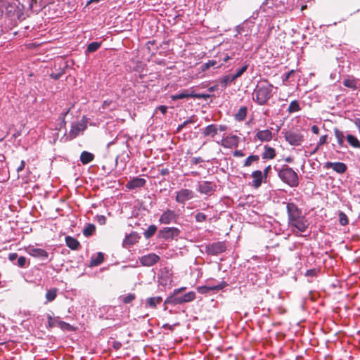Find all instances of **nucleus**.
Instances as JSON below:
<instances>
[{"label": "nucleus", "mask_w": 360, "mask_h": 360, "mask_svg": "<svg viewBox=\"0 0 360 360\" xmlns=\"http://www.w3.org/2000/svg\"><path fill=\"white\" fill-rule=\"evenodd\" d=\"M288 213V224L292 231L304 232L308 223L306 217L302 214V210L294 202H288L286 205Z\"/></svg>", "instance_id": "obj_1"}, {"label": "nucleus", "mask_w": 360, "mask_h": 360, "mask_svg": "<svg viewBox=\"0 0 360 360\" xmlns=\"http://www.w3.org/2000/svg\"><path fill=\"white\" fill-rule=\"evenodd\" d=\"M273 89V84L267 79L261 80L254 90L253 100L259 105H266L272 97Z\"/></svg>", "instance_id": "obj_2"}, {"label": "nucleus", "mask_w": 360, "mask_h": 360, "mask_svg": "<svg viewBox=\"0 0 360 360\" xmlns=\"http://www.w3.org/2000/svg\"><path fill=\"white\" fill-rule=\"evenodd\" d=\"M278 176L280 179L290 187H297L300 180L297 173L288 165H283L278 171Z\"/></svg>", "instance_id": "obj_3"}, {"label": "nucleus", "mask_w": 360, "mask_h": 360, "mask_svg": "<svg viewBox=\"0 0 360 360\" xmlns=\"http://www.w3.org/2000/svg\"><path fill=\"white\" fill-rule=\"evenodd\" d=\"M285 139L289 144L295 146H300L304 141V136L297 130H289L284 134Z\"/></svg>", "instance_id": "obj_4"}, {"label": "nucleus", "mask_w": 360, "mask_h": 360, "mask_svg": "<svg viewBox=\"0 0 360 360\" xmlns=\"http://www.w3.org/2000/svg\"><path fill=\"white\" fill-rule=\"evenodd\" d=\"M226 250L225 242L217 241L205 246V252L210 255H217L223 253Z\"/></svg>", "instance_id": "obj_5"}, {"label": "nucleus", "mask_w": 360, "mask_h": 360, "mask_svg": "<svg viewBox=\"0 0 360 360\" xmlns=\"http://www.w3.org/2000/svg\"><path fill=\"white\" fill-rule=\"evenodd\" d=\"M180 233V230L176 227H165L159 231V237L165 240H172L177 237Z\"/></svg>", "instance_id": "obj_6"}, {"label": "nucleus", "mask_w": 360, "mask_h": 360, "mask_svg": "<svg viewBox=\"0 0 360 360\" xmlns=\"http://www.w3.org/2000/svg\"><path fill=\"white\" fill-rule=\"evenodd\" d=\"M194 197V192L188 188H182L176 192L175 200L180 204H184L186 201L191 200Z\"/></svg>", "instance_id": "obj_7"}, {"label": "nucleus", "mask_w": 360, "mask_h": 360, "mask_svg": "<svg viewBox=\"0 0 360 360\" xmlns=\"http://www.w3.org/2000/svg\"><path fill=\"white\" fill-rule=\"evenodd\" d=\"M239 143V137L237 135H229L222 138L220 145L226 148L237 147Z\"/></svg>", "instance_id": "obj_8"}, {"label": "nucleus", "mask_w": 360, "mask_h": 360, "mask_svg": "<svg viewBox=\"0 0 360 360\" xmlns=\"http://www.w3.org/2000/svg\"><path fill=\"white\" fill-rule=\"evenodd\" d=\"M178 218L177 214L174 211L167 209L160 216L159 221L160 224H169Z\"/></svg>", "instance_id": "obj_9"}, {"label": "nucleus", "mask_w": 360, "mask_h": 360, "mask_svg": "<svg viewBox=\"0 0 360 360\" xmlns=\"http://www.w3.org/2000/svg\"><path fill=\"white\" fill-rule=\"evenodd\" d=\"M216 188V185L210 181H202L199 183L197 191L202 194L210 195L212 193Z\"/></svg>", "instance_id": "obj_10"}, {"label": "nucleus", "mask_w": 360, "mask_h": 360, "mask_svg": "<svg viewBox=\"0 0 360 360\" xmlns=\"http://www.w3.org/2000/svg\"><path fill=\"white\" fill-rule=\"evenodd\" d=\"M273 138V134L269 129L257 130L254 137V140H259L262 142H269Z\"/></svg>", "instance_id": "obj_11"}, {"label": "nucleus", "mask_w": 360, "mask_h": 360, "mask_svg": "<svg viewBox=\"0 0 360 360\" xmlns=\"http://www.w3.org/2000/svg\"><path fill=\"white\" fill-rule=\"evenodd\" d=\"M226 286H227L226 282L222 281L216 285L199 286L197 288V290L199 293L205 294V293H207L210 290H217V291L220 290Z\"/></svg>", "instance_id": "obj_12"}, {"label": "nucleus", "mask_w": 360, "mask_h": 360, "mask_svg": "<svg viewBox=\"0 0 360 360\" xmlns=\"http://www.w3.org/2000/svg\"><path fill=\"white\" fill-rule=\"evenodd\" d=\"M324 167L326 169L333 168L334 171H335L338 174H343L347 171V165L340 162H327L325 164Z\"/></svg>", "instance_id": "obj_13"}, {"label": "nucleus", "mask_w": 360, "mask_h": 360, "mask_svg": "<svg viewBox=\"0 0 360 360\" xmlns=\"http://www.w3.org/2000/svg\"><path fill=\"white\" fill-rule=\"evenodd\" d=\"M160 260V257L155 254H149L143 256L140 261L142 265L150 266L156 264Z\"/></svg>", "instance_id": "obj_14"}, {"label": "nucleus", "mask_w": 360, "mask_h": 360, "mask_svg": "<svg viewBox=\"0 0 360 360\" xmlns=\"http://www.w3.org/2000/svg\"><path fill=\"white\" fill-rule=\"evenodd\" d=\"M86 127V125L84 123H76L72 125L71 129L69 132V137L70 139L76 138L79 134L84 131Z\"/></svg>", "instance_id": "obj_15"}, {"label": "nucleus", "mask_w": 360, "mask_h": 360, "mask_svg": "<svg viewBox=\"0 0 360 360\" xmlns=\"http://www.w3.org/2000/svg\"><path fill=\"white\" fill-rule=\"evenodd\" d=\"M342 84L345 86L352 90H356L359 85V80L352 76L345 77L342 81Z\"/></svg>", "instance_id": "obj_16"}, {"label": "nucleus", "mask_w": 360, "mask_h": 360, "mask_svg": "<svg viewBox=\"0 0 360 360\" xmlns=\"http://www.w3.org/2000/svg\"><path fill=\"white\" fill-rule=\"evenodd\" d=\"M145 184L146 180L144 179L135 177L127 183L126 187L129 189H134L136 188L143 187Z\"/></svg>", "instance_id": "obj_17"}, {"label": "nucleus", "mask_w": 360, "mask_h": 360, "mask_svg": "<svg viewBox=\"0 0 360 360\" xmlns=\"http://www.w3.org/2000/svg\"><path fill=\"white\" fill-rule=\"evenodd\" d=\"M28 252L31 256L34 257L40 258L42 259H46L49 256L48 252L45 250L41 248H32L29 249Z\"/></svg>", "instance_id": "obj_18"}, {"label": "nucleus", "mask_w": 360, "mask_h": 360, "mask_svg": "<svg viewBox=\"0 0 360 360\" xmlns=\"http://www.w3.org/2000/svg\"><path fill=\"white\" fill-rule=\"evenodd\" d=\"M217 132L218 128L217 125L212 124L205 127L202 129V134L205 137L210 136L211 138H214Z\"/></svg>", "instance_id": "obj_19"}, {"label": "nucleus", "mask_w": 360, "mask_h": 360, "mask_svg": "<svg viewBox=\"0 0 360 360\" xmlns=\"http://www.w3.org/2000/svg\"><path fill=\"white\" fill-rule=\"evenodd\" d=\"M252 177L253 178L252 186L255 188H259L262 182L263 174L260 170H255L252 173Z\"/></svg>", "instance_id": "obj_20"}, {"label": "nucleus", "mask_w": 360, "mask_h": 360, "mask_svg": "<svg viewBox=\"0 0 360 360\" xmlns=\"http://www.w3.org/2000/svg\"><path fill=\"white\" fill-rule=\"evenodd\" d=\"M65 240L66 245L72 250H78L80 247L79 242L72 236H66Z\"/></svg>", "instance_id": "obj_21"}, {"label": "nucleus", "mask_w": 360, "mask_h": 360, "mask_svg": "<svg viewBox=\"0 0 360 360\" xmlns=\"http://www.w3.org/2000/svg\"><path fill=\"white\" fill-rule=\"evenodd\" d=\"M233 81H235V79L234 78H233V76L231 75H227L221 77H219L217 80V82L219 84H220L223 89H225L229 84L232 83Z\"/></svg>", "instance_id": "obj_22"}, {"label": "nucleus", "mask_w": 360, "mask_h": 360, "mask_svg": "<svg viewBox=\"0 0 360 360\" xmlns=\"http://www.w3.org/2000/svg\"><path fill=\"white\" fill-rule=\"evenodd\" d=\"M193 91L189 89H185L182 92L172 95L171 98L173 101H176L179 99H183V98H193Z\"/></svg>", "instance_id": "obj_23"}, {"label": "nucleus", "mask_w": 360, "mask_h": 360, "mask_svg": "<svg viewBox=\"0 0 360 360\" xmlns=\"http://www.w3.org/2000/svg\"><path fill=\"white\" fill-rule=\"evenodd\" d=\"M94 159V155L88 151H83L80 155V161L83 165H87Z\"/></svg>", "instance_id": "obj_24"}, {"label": "nucleus", "mask_w": 360, "mask_h": 360, "mask_svg": "<svg viewBox=\"0 0 360 360\" xmlns=\"http://www.w3.org/2000/svg\"><path fill=\"white\" fill-rule=\"evenodd\" d=\"M276 157V150L274 148L265 146L264 151L262 153V158L264 159L272 160Z\"/></svg>", "instance_id": "obj_25"}, {"label": "nucleus", "mask_w": 360, "mask_h": 360, "mask_svg": "<svg viewBox=\"0 0 360 360\" xmlns=\"http://www.w3.org/2000/svg\"><path fill=\"white\" fill-rule=\"evenodd\" d=\"M104 260V255L102 252H98L96 257H92L90 261V266H96L100 265Z\"/></svg>", "instance_id": "obj_26"}, {"label": "nucleus", "mask_w": 360, "mask_h": 360, "mask_svg": "<svg viewBox=\"0 0 360 360\" xmlns=\"http://www.w3.org/2000/svg\"><path fill=\"white\" fill-rule=\"evenodd\" d=\"M248 113V108L245 106L240 107L238 110V112L235 114L234 117L235 119L238 121L241 122L243 121L246 117Z\"/></svg>", "instance_id": "obj_27"}, {"label": "nucleus", "mask_w": 360, "mask_h": 360, "mask_svg": "<svg viewBox=\"0 0 360 360\" xmlns=\"http://www.w3.org/2000/svg\"><path fill=\"white\" fill-rule=\"evenodd\" d=\"M348 143L354 148H360V141L352 134H347L346 136Z\"/></svg>", "instance_id": "obj_28"}, {"label": "nucleus", "mask_w": 360, "mask_h": 360, "mask_svg": "<svg viewBox=\"0 0 360 360\" xmlns=\"http://www.w3.org/2000/svg\"><path fill=\"white\" fill-rule=\"evenodd\" d=\"M139 237L136 233H131L129 235L127 236L124 240V244L131 245L135 244Z\"/></svg>", "instance_id": "obj_29"}, {"label": "nucleus", "mask_w": 360, "mask_h": 360, "mask_svg": "<svg viewBox=\"0 0 360 360\" xmlns=\"http://www.w3.org/2000/svg\"><path fill=\"white\" fill-rule=\"evenodd\" d=\"M162 299L161 297H151L147 299L146 305L150 308H156L157 305L160 304Z\"/></svg>", "instance_id": "obj_30"}, {"label": "nucleus", "mask_w": 360, "mask_h": 360, "mask_svg": "<svg viewBox=\"0 0 360 360\" xmlns=\"http://www.w3.org/2000/svg\"><path fill=\"white\" fill-rule=\"evenodd\" d=\"M334 134L335 138L337 139L338 146L340 148H342L344 146V139L345 135L342 131L338 129V128L334 129Z\"/></svg>", "instance_id": "obj_31"}, {"label": "nucleus", "mask_w": 360, "mask_h": 360, "mask_svg": "<svg viewBox=\"0 0 360 360\" xmlns=\"http://www.w3.org/2000/svg\"><path fill=\"white\" fill-rule=\"evenodd\" d=\"M102 42L94 41L90 43L86 48V53H90L96 51L101 46Z\"/></svg>", "instance_id": "obj_32"}, {"label": "nucleus", "mask_w": 360, "mask_h": 360, "mask_svg": "<svg viewBox=\"0 0 360 360\" xmlns=\"http://www.w3.org/2000/svg\"><path fill=\"white\" fill-rule=\"evenodd\" d=\"M259 160V157L257 155H252L248 156L243 164V167H250L255 162H258Z\"/></svg>", "instance_id": "obj_33"}, {"label": "nucleus", "mask_w": 360, "mask_h": 360, "mask_svg": "<svg viewBox=\"0 0 360 360\" xmlns=\"http://www.w3.org/2000/svg\"><path fill=\"white\" fill-rule=\"evenodd\" d=\"M300 110V104L297 101L295 100L290 102L288 108V112L289 113H292L295 112H298Z\"/></svg>", "instance_id": "obj_34"}, {"label": "nucleus", "mask_w": 360, "mask_h": 360, "mask_svg": "<svg viewBox=\"0 0 360 360\" xmlns=\"http://www.w3.org/2000/svg\"><path fill=\"white\" fill-rule=\"evenodd\" d=\"M96 230V226L93 224H89L83 230V234L86 237L91 236Z\"/></svg>", "instance_id": "obj_35"}, {"label": "nucleus", "mask_w": 360, "mask_h": 360, "mask_svg": "<svg viewBox=\"0 0 360 360\" xmlns=\"http://www.w3.org/2000/svg\"><path fill=\"white\" fill-rule=\"evenodd\" d=\"M57 326L63 330H68V331L74 330V327L72 326H71L70 324H69L65 321H60V320L57 321Z\"/></svg>", "instance_id": "obj_36"}, {"label": "nucleus", "mask_w": 360, "mask_h": 360, "mask_svg": "<svg viewBox=\"0 0 360 360\" xmlns=\"http://www.w3.org/2000/svg\"><path fill=\"white\" fill-rule=\"evenodd\" d=\"M156 231L157 226L155 225H150L143 233L145 238L147 239L151 238L155 233Z\"/></svg>", "instance_id": "obj_37"}, {"label": "nucleus", "mask_w": 360, "mask_h": 360, "mask_svg": "<svg viewBox=\"0 0 360 360\" xmlns=\"http://www.w3.org/2000/svg\"><path fill=\"white\" fill-rule=\"evenodd\" d=\"M57 295V289L56 288H52L47 291L46 293V298L48 302H52L53 301Z\"/></svg>", "instance_id": "obj_38"}, {"label": "nucleus", "mask_w": 360, "mask_h": 360, "mask_svg": "<svg viewBox=\"0 0 360 360\" xmlns=\"http://www.w3.org/2000/svg\"><path fill=\"white\" fill-rule=\"evenodd\" d=\"M195 299V293L193 291L188 292L183 295V301L189 302Z\"/></svg>", "instance_id": "obj_39"}, {"label": "nucleus", "mask_w": 360, "mask_h": 360, "mask_svg": "<svg viewBox=\"0 0 360 360\" xmlns=\"http://www.w3.org/2000/svg\"><path fill=\"white\" fill-rule=\"evenodd\" d=\"M327 139H328V135L321 136L319 139V141L317 146H316V148L314 149L313 153H316L321 146L326 143Z\"/></svg>", "instance_id": "obj_40"}, {"label": "nucleus", "mask_w": 360, "mask_h": 360, "mask_svg": "<svg viewBox=\"0 0 360 360\" xmlns=\"http://www.w3.org/2000/svg\"><path fill=\"white\" fill-rule=\"evenodd\" d=\"M339 221L342 226H346L349 223L347 216L342 212L339 213Z\"/></svg>", "instance_id": "obj_41"}, {"label": "nucleus", "mask_w": 360, "mask_h": 360, "mask_svg": "<svg viewBox=\"0 0 360 360\" xmlns=\"http://www.w3.org/2000/svg\"><path fill=\"white\" fill-rule=\"evenodd\" d=\"M217 64H218V63L217 62V60H208V62H207L206 63H205L202 65V70L206 71L210 68L217 65Z\"/></svg>", "instance_id": "obj_42"}, {"label": "nucleus", "mask_w": 360, "mask_h": 360, "mask_svg": "<svg viewBox=\"0 0 360 360\" xmlns=\"http://www.w3.org/2000/svg\"><path fill=\"white\" fill-rule=\"evenodd\" d=\"M48 326L49 328H53L57 326V321H59L58 317L53 318L51 315H48Z\"/></svg>", "instance_id": "obj_43"}, {"label": "nucleus", "mask_w": 360, "mask_h": 360, "mask_svg": "<svg viewBox=\"0 0 360 360\" xmlns=\"http://www.w3.org/2000/svg\"><path fill=\"white\" fill-rule=\"evenodd\" d=\"M169 302L173 304H181L182 303H185V301H183V296L181 297H171L169 298Z\"/></svg>", "instance_id": "obj_44"}, {"label": "nucleus", "mask_w": 360, "mask_h": 360, "mask_svg": "<svg viewBox=\"0 0 360 360\" xmlns=\"http://www.w3.org/2000/svg\"><path fill=\"white\" fill-rule=\"evenodd\" d=\"M248 69V65H244L241 68L237 70L236 74L231 75L233 78L236 80L237 78L240 77Z\"/></svg>", "instance_id": "obj_45"}, {"label": "nucleus", "mask_w": 360, "mask_h": 360, "mask_svg": "<svg viewBox=\"0 0 360 360\" xmlns=\"http://www.w3.org/2000/svg\"><path fill=\"white\" fill-rule=\"evenodd\" d=\"M195 220L198 222H203L206 221L207 216L202 212H198L195 216Z\"/></svg>", "instance_id": "obj_46"}, {"label": "nucleus", "mask_w": 360, "mask_h": 360, "mask_svg": "<svg viewBox=\"0 0 360 360\" xmlns=\"http://www.w3.org/2000/svg\"><path fill=\"white\" fill-rule=\"evenodd\" d=\"M27 259L25 257L20 256L18 258L17 264L19 267L23 268L26 266Z\"/></svg>", "instance_id": "obj_47"}, {"label": "nucleus", "mask_w": 360, "mask_h": 360, "mask_svg": "<svg viewBox=\"0 0 360 360\" xmlns=\"http://www.w3.org/2000/svg\"><path fill=\"white\" fill-rule=\"evenodd\" d=\"M193 98H202V99H205V100H207V98H210L211 97V95L210 94H196L194 92V91H193Z\"/></svg>", "instance_id": "obj_48"}, {"label": "nucleus", "mask_w": 360, "mask_h": 360, "mask_svg": "<svg viewBox=\"0 0 360 360\" xmlns=\"http://www.w3.org/2000/svg\"><path fill=\"white\" fill-rule=\"evenodd\" d=\"M135 298H136L135 295L130 293L123 298V302L124 304H129V303L131 302L132 301H134L135 300Z\"/></svg>", "instance_id": "obj_49"}, {"label": "nucleus", "mask_w": 360, "mask_h": 360, "mask_svg": "<svg viewBox=\"0 0 360 360\" xmlns=\"http://www.w3.org/2000/svg\"><path fill=\"white\" fill-rule=\"evenodd\" d=\"M63 70H60L59 72L55 73V72H52L50 74V77L56 80V79H58L59 78L61 77V76L63 75Z\"/></svg>", "instance_id": "obj_50"}, {"label": "nucleus", "mask_w": 360, "mask_h": 360, "mask_svg": "<svg viewBox=\"0 0 360 360\" xmlns=\"http://www.w3.org/2000/svg\"><path fill=\"white\" fill-rule=\"evenodd\" d=\"M203 162V160L201 157H193L191 160V163L192 165H197Z\"/></svg>", "instance_id": "obj_51"}, {"label": "nucleus", "mask_w": 360, "mask_h": 360, "mask_svg": "<svg viewBox=\"0 0 360 360\" xmlns=\"http://www.w3.org/2000/svg\"><path fill=\"white\" fill-rule=\"evenodd\" d=\"M112 346L115 350H118L122 347V345L120 341H113Z\"/></svg>", "instance_id": "obj_52"}, {"label": "nucleus", "mask_w": 360, "mask_h": 360, "mask_svg": "<svg viewBox=\"0 0 360 360\" xmlns=\"http://www.w3.org/2000/svg\"><path fill=\"white\" fill-rule=\"evenodd\" d=\"M316 274V270L315 269L307 270L305 276H314Z\"/></svg>", "instance_id": "obj_53"}, {"label": "nucleus", "mask_w": 360, "mask_h": 360, "mask_svg": "<svg viewBox=\"0 0 360 360\" xmlns=\"http://www.w3.org/2000/svg\"><path fill=\"white\" fill-rule=\"evenodd\" d=\"M25 166V162L24 160H22L19 165V166L17 167L16 170L18 172H20L22 171Z\"/></svg>", "instance_id": "obj_54"}, {"label": "nucleus", "mask_w": 360, "mask_h": 360, "mask_svg": "<svg viewBox=\"0 0 360 360\" xmlns=\"http://www.w3.org/2000/svg\"><path fill=\"white\" fill-rule=\"evenodd\" d=\"M233 155L234 157H243L245 155L243 152L240 150H235Z\"/></svg>", "instance_id": "obj_55"}, {"label": "nucleus", "mask_w": 360, "mask_h": 360, "mask_svg": "<svg viewBox=\"0 0 360 360\" xmlns=\"http://www.w3.org/2000/svg\"><path fill=\"white\" fill-rule=\"evenodd\" d=\"M190 122H192V121L191 120H186L185 122H184L181 124L179 125V127H177V131H179L180 130H181L188 123H190Z\"/></svg>", "instance_id": "obj_56"}, {"label": "nucleus", "mask_w": 360, "mask_h": 360, "mask_svg": "<svg viewBox=\"0 0 360 360\" xmlns=\"http://www.w3.org/2000/svg\"><path fill=\"white\" fill-rule=\"evenodd\" d=\"M112 102V101H109V100L104 101L102 104V108L103 109L107 108L108 107H109L111 105Z\"/></svg>", "instance_id": "obj_57"}, {"label": "nucleus", "mask_w": 360, "mask_h": 360, "mask_svg": "<svg viewBox=\"0 0 360 360\" xmlns=\"http://www.w3.org/2000/svg\"><path fill=\"white\" fill-rule=\"evenodd\" d=\"M295 72L294 70H291L288 73L285 74V77L283 79V82H286L290 77V76Z\"/></svg>", "instance_id": "obj_58"}, {"label": "nucleus", "mask_w": 360, "mask_h": 360, "mask_svg": "<svg viewBox=\"0 0 360 360\" xmlns=\"http://www.w3.org/2000/svg\"><path fill=\"white\" fill-rule=\"evenodd\" d=\"M158 109L164 115L166 114L167 111V107L166 105H160L158 107Z\"/></svg>", "instance_id": "obj_59"}, {"label": "nucleus", "mask_w": 360, "mask_h": 360, "mask_svg": "<svg viewBox=\"0 0 360 360\" xmlns=\"http://www.w3.org/2000/svg\"><path fill=\"white\" fill-rule=\"evenodd\" d=\"M18 257V254L15 252L10 253L8 255V259L11 261H14Z\"/></svg>", "instance_id": "obj_60"}, {"label": "nucleus", "mask_w": 360, "mask_h": 360, "mask_svg": "<svg viewBox=\"0 0 360 360\" xmlns=\"http://www.w3.org/2000/svg\"><path fill=\"white\" fill-rule=\"evenodd\" d=\"M311 131L315 134H319V128L316 125H313L311 127Z\"/></svg>", "instance_id": "obj_61"}, {"label": "nucleus", "mask_w": 360, "mask_h": 360, "mask_svg": "<svg viewBox=\"0 0 360 360\" xmlns=\"http://www.w3.org/2000/svg\"><path fill=\"white\" fill-rule=\"evenodd\" d=\"M174 325L172 326V325H169L168 323H165L163 325L162 328H166V329H169V330H174Z\"/></svg>", "instance_id": "obj_62"}, {"label": "nucleus", "mask_w": 360, "mask_h": 360, "mask_svg": "<svg viewBox=\"0 0 360 360\" xmlns=\"http://www.w3.org/2000/svg\"><path fill=\"white\" fill-rule=\"evenodd\" d=\"M270 169H271V166L270 165L267 166L264 169V175H263L264 178H266L267 176L268 172L270 171Z\"/></svg>", "instance_id": "obj_63"}, {"label": "nucleus", "mask_w": 360, "mask_h": 360, "mask_svg": "<svg viewBox=\"0 0 360 360\" xmlns=\"http://www.w3.org/2000/svg\"><path fill=\"white\" fill-rule=\"evenodd\" d=\"M218 86H219V84H216V85H214V86H210V87H209V88H208V91H209L210 92H213V91H214L217 90V89H218Z\"/></svg>", "instance_id": "obj_64"}]
</instances>
